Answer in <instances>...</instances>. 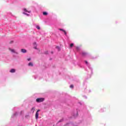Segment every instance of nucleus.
Returning <instances> with one entry per match:
<instances>
[{
	"instance_id": "obj_1",
	"label": "nucleus",
	"mask_w": 126,
	"mask_h": 126,
	"mask_svg": "<svg viewBox=\"0 0 126 126\" xmlns=\"http://www.w3.org/2000/svg\"><path fill=\"white\" fill-rule=\"evenodd\" d=\"M45 100V98L41 97V98H38L36 99V101L37 103H41L42 102H43V101Z\"/></svg>"
},
{
	"instance_id": "obj_2",
	"label": "nucleus",
	"mask_w": 126,
	"mask_h": 126,
	"mask_svg": "<svg viewBox=\"0 0 126 126\" xmlns=\"http://www.w3.org/2000/svg\"><path fill=\"white\" fill-rule=\"evenodd\" d=\"M39 112H40V110H38L35 113V119H38L39 117Z\"/></svg>"
},
{
	"instance_id": "obj_3",
	"label": "nucleus",
	"mask_w": 126,
	"mask_h": 126,
	"mask_svg": "<svg viewBox=\"0 0 126 126\" xmlns=\"http://www.w3.org/2000/svg\"><path fill=\"white\" fill-rule=\"evenodd\" d=\"M59 30H60V31H63V33H64V34L66 35V32L64 30H63L62 29H59Z\"/></svg>"
},
{
	"instance_id": "obj_4",
	"label": "nucleus",
	"mask_w": 126,
	"mask_h": 126,
	"mask_svg": "<svg viewBox=\"0 0 126 126\" xmlns=\"http://www.w3.org/2000/svg\"><path fill=\"white\" fill-rule=\"evenodd\" d=\"M33 49H37V43L36 42H34L33 44Z\"/></svg>"
},
{
	"instance_id": "obj_5",
	"label": "nucleus",
	"mask_w": 126,
	"mask_h": 126,
	"mask_svg": "<svg viewBox=\"0 0 126 126\" xmlns=\"http://www.w3.org/2000/svg\"><path fill=\"white\" fill-rule=\"evenodd\" d=\"M15 71H16L15 69H11L10 70V72H11V73H13L15 72Z\"/></svg>"
},
{
	"instance_id": "obj_6",
	"label": "nucleus",
	"mask_w": 126,
	"mask_h": 126,
	"mask_svg": "<svg viewBox=\"0 0 126 126\" xmlns=\"http://www.w3.org/2000/svg\"><path fill=\"white\" fill-rule=\"evenodd\" d=\"M21 52H22V53H24V54H25V53H26L27 52V51H26V49H22Z\"/></svg>"
},
{
	"instance_id": "obj_7",
	"label": "nucleus",
	"mask_w": 126,
	"mask_h": 126,
	"mask_svg": "<svg viewBox=\"0 0 126 126\" xmlns=\"http://www.w3.org/2000/svg\"><path fill=\"white\" fill-rule=\"evenodd\" d=\"M82 56H83V57H85V56H86V55H87V53H86L85 52H83L82 53Z\"/></svg>"
},
{
	"instance_id": "obj_8",
	"label": "nucleus",
	"mask_w": 126,
	"mask_h": 126,
	"mask_svg": "<svg viewBox=\"0 0 126 126\" xmlns=\"http://www.w3.org/2000/svg\"><path fill=\"white\" fill-rule=\"evenodd\" d=\"M9 51L11 52L12 53H15V50L14 49H12L11 48H9Z\"/></svg>"
},
{
	"instance_id": "obj_9",
	"label": "nucleus",
	"mask_w": 126,
	"mask_h": 126,
	"mask_svg": "<svg viewBox=\"0 0 126 126\" xmlns=\"http://www.w3.org/2000/svg\"><path fill=\"white\" fill-rule=\"evenodd\" d=\"M43 15H48V13L47 12H43Z\"/></svg>"
},
{
	"instance_id": "obj_10",
	"label": "nucleus",
	"mask_w": 126,
	"mask_h": 126,
	"mask_svg": "<svg viewBox=\"0 0 126 126\" xmlns=\"http://www.w3.org/2000/svg\"><path fill=\"white\" fill-rule=\"evenodd\" d=\"M24 11H25V12H29V11L27 10V9H26V8H24Z\"/></svg>"
},
{
	"instance_id": "obj_11",
	"label": "nucleus",
	"mask_w": 126,
	"mask_h": 126,
	"mask_svg": "<svg viewBox=\"0 0 126 126\" xmlns=\"http://www.w3.org/2000/svg\"><path fill=\"white\" fill-rule=\"evenodd\" d=\"M36 28H37V29H38V30H40V29H41V28H40V27L39 26H37Z\"/></svg>"
},
{
	"instance_id": "obj_12",
	"label": "nucleus",
	"mask_w": 126,
	"mask_h": 126,
	"mask_svg": "<svg viewBox=\"0 0 126 126\" xmlns=\"http://www.w3.org/2000/svg\"><path fill=\"white\" fill-rule=\"evenodd\" d=\"M56 49H58V51H61V48L59 46L56 47Z\"/></svg>"
},
{
	"instance_id": "obj_13",
	"label": "nucleus",
	"mask_w": 126,
	"mask_h": 126,
	"mask_svg": "<svg viewBox=\"0 0 126 126\" xmlns=\"http://www.w3.org/2000/svg\"><path fill=\"white\" fill-rule=\"evenodd\" d=\"M74 45H73V43H71L70 45V47L71 48H72V47H73Z\"/></svg>"
},
{
	"instance_id": "obj_14",
	"label": "nucleus",
	"mask_w": 126,
	"mask_h": 126,
	"mask_svg": "<svg viewBox=\"0 0 126 126\" xmlns=\"http://www.w3.org/2000/svg\"><path fill=\"white\" fill-rule=\"evenodd\" d=\"M29 66H32V63L31 62V63H29Z\"/></svg>"
},
{
	"instance_id": "obj_15",
	"label": "nucleus",
	"mask_w": 126,
	"mask_h": 126,
	"mask_svg": "<svg viewBox=\"0 0 126 126\" xmlns=\"http://www.w3.org/2000/svg\"><path fill=\"white\" fill-rule=\"evenodd\" d=\"M70 88H73V85H71L70 86Z\"/></svg>"
},
{
	"instance_id": "obj_16",
	"label": "nucleus",
	"mask_w": 126,
	"mask_h": 126,
	"mask_svg": "<svg viewBox=\"0 0 126 126\" xmlns=\"http://www.w3.org/2000/svg\"><path fill=\"white\" fill-rule=\"evenodd\" d=\"M86 64H88V62L87 61H85Z\"/></svg>"
},
{
	"instance_id": "obj_17",
	"label": "nucleus",
	"mask_w": 126,
	"mask_h": 126,
	"mask_svg": "<svg viewBox=\"0 0 126 126\" xmlns=\"http://www.w3.org/2000/svg\"><path fill=\"white\" fill-rule=\"evenodd\" d=\"M28 61H31V58H29V59H28Z\"/></svg>"
},
{
	"instance_id": "obj_18",
	"label": "nucleus",
	"mask_w": 126,
	"mask_h": 126,
	"mask_svg": "<svg viewBox=\"0 0 126 126\" xmlns=\"http://www.w3.org/2000/svg\"><path fill=\"white\" fill-rule=\"evenodd\" d=\"M23 14H27L25 13V12H23Z\"/></svg>"
},
{
	"instance_id": "obj_19",
	"label": "nucleus",
	"mask_w": 126,
	"mask_h": 126,
	"mask_svg": "<svg viewBox=\"0 0 126 126\" xmlns=\"http://www.w3.org/2000/svg\"><path fill=\"white\" fill-rule=\"evenodd\" d=\"M51 53L53 54V52H52Z\"/></svg>"
}]
</instances>
